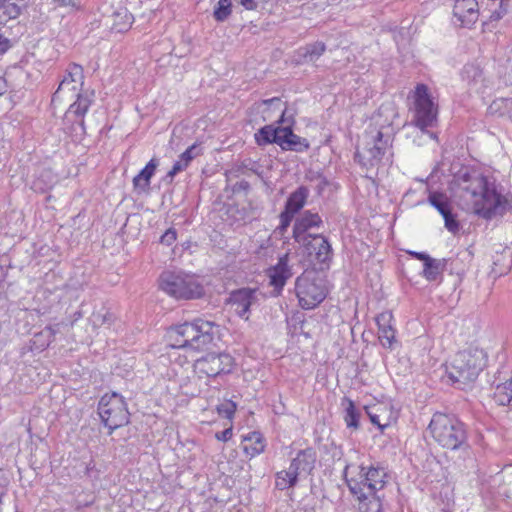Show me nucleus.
Returning a JSON list of instances; mask_svg holds the SVG:
<instances>
[{"instance_id":"nucleus-1","label":"nucleus","mask_w":512,"mask_h":512,"mask_svg":"<svg viewBox=\"0 0 512 512\" xmlns=\"http://www.w3.org/2000/svg\"><path fill=\"white\" fill-rule=\"evenodd\" d=\"M461 197L470 202L478 216L490 220L503 216L510 208V201L499 193L495 183L477 173H464L457 178Z\"/></svg>"},{"instance_id":"nucleus-2","label":"nucleus","mask_w":512,"mask_h":512,"mask_svg":"<svg viewBox=\"0 0 512 512\" xmlns=\"http://www.w3.org/2000/svg\"><path fill=\"white\" fill-rule=\"evenodd\" d=\"M220 335V326L212 321L196 319L176 325L169 331L171 346L200 351L207 348Z\"/></svg>"},{"instance_id":"nucleus-3","label":"nucleus","mask_w":512,"mask_h":512,"mask_svg":"<svg viewBox=\"0 0 512 512\" xmlns=\"http://www.w3.org/2000/svg\"><path fill=\"white\" fill-rule=\"evenodd\" d=\"M428 431L442 448L468 452L465 425L454 415L434 413L428 425Z\"/></svg>"},{"instance_id":"nucleus-4","label":"nucleus","mask_w":512,"mask_h":512,"mask_svg":"<svg viewBox=\"0 0 512 512\" xmlns=\"http://www.w3.org/2000/svg\"><path fill=\"white\" fill-rule=\"evenodd\" d=\"M343 475L352 494L381 491L387 482V472L380 466L345 461Z\"/></svg>"},{"instance_id":"nucleus-5","label":"nucleus","mask_w":512,"mask_h":512,"mask_svg":"<svg viewBox=\"0 0 512 512\" xmlns=\"http://www.w3.org/2000/svg\"><path fill=\"white\" fill-rule=\"evenodd\" d=\"M486 360L487 356L483 349L469 347L459 351L448 368L449 378L461 385L473 383L486 366Z\"/></svg>"},{"instance_id":"nucleus-6","label":"nucleus","mask_w":512,"mask_h":512,"mask_svg":"<svg viewBox=\"0 0 512 512\" xmlns=\"http://www.w3.org/2000/svg\"><path fill=\"white\" fill-rule=\"evenodd\" d=\"M159 287L178 300L199 299L205 294L202 283L196 277L171 271H165L160 275Z\"/></svg>"},{"instance_id":"nucleus-7","label":"nucleus","mask_w":512,"mask_h":512,"mask_svg":"<svg viewBox=\"0 0 512 512\" xmlns=\"http://www.w3.org/2000/svg\"><path fill=\"white\" fill-rule=\"evenodd\" d=\"M390 144V135L372 128L364 134L362 146L355 152V159L366 168L375 167L380 163Z\"/></svg>"},{"instance_id":"nucleus-8","label":"nucleus","mask_w":512,"mask_h":512,"mask_svg":"<svg viewBox=\"0 0 512 512\" xmlns=\"http://www.w3.org/2000/svg\"><path fill=\"white\" fill-rule=\"evenodd\" d=\"M98 414L105 427L109 429V434L129 422V412L124 398L115 392L102 396L98 404Z\"/></svg>"},{"instance_id":"nucleus-9","label":"nucleus","mask_w":512,"mask_h":512,"mask_svg":"<svg viewBox=\"0 0 512 512\" xmlns=\"http://www.w3.org/2000/svg\"><path fill=\"white\" fill-rule=\"evenodd\" d=\"M412 122L421 130L437 123L438 109L425 84H418L413 93Z\"/></svg>"},{"instance_id":"nucleus-10","label":"nucleus","mask_w":512,"mask_h":512,"mask_svg":"<svg viewBox=\"0 0 512 512\" xmlns=\"http://www.w3.org/2000/svg\"><path fill=\"white\" fill-rule=\"evenodd\" d=\"M295 293L301 308L309 310L323 302L327 289L322 279L303 273L295 281Z\"/></svg>"},{"instance_id":"nucleus-11","label":"nucleus","mask_w":512,"mask_h":512,"mask_svg":"<svg viewBox=\"0 0 512 512\" xmlns=\"http://www.w3.org/2000/svg\"><path fill=\"white\" fill-rule=\"evenodd\" d=\"M233 365L234 359L228 353H208L195 361L194 369L200 375L216 377L230 373Z\"/></svg>"},{"instance_id":"nucleus-12","label":"nucleus","mask_w":512,"mask_h":512,"mask_svg":"<svg viewBox=\"0 0 512 512\" xmlns=\"http://www.w3.org/2000/svg\"><path fill=\"white\" fill-rule=\"evenodd\" d=\"M75 96L77 99L69 106V109L66 112V119H69L71 115L83 117L91 105V99L88 96L81 95L79 91L73 94L72 85L68 81V78H64L60 82L57 90L52 96L51 102L52 104H56L57 102H61L65 99L69 101L72 100Z\"/></svg>"},{"instance_id":"nucleus-13","label":"nucleus","mask_w":512,"mask_h":512,"mask_svg":"<svg viewBox=\"0 0 512 512\" xmlns=\"http://www.w3.org/2000/svg\"><path fill=\"white\" fill-rule=\"evenodd\" d=\"M228 302L234 307L239 317L248 320L250 308L258 302L257 290L251 288L234 290L230 293Z\"/></svg>"},{"instance_id":"nucleus-14","label":"nucleus","mask_w":512,"mask_h":512,"mask_svg":"<svg viewBox=\"0 0 512 512\" xmlns=\"http://www.w3.org/2000/svg\"><path fill=\"white\" fill-rule=\"evenodd\" d=\"M289 255L288 253L281 256L277 264L268 269V276L270 278V285L279 295L285 286L288 279L293 275L291 267L288 265Z\"/></svg>"},{"instance_id":"nucleus-15","label":"nucleus","mask_w":512,"mask_h":512,"mask_svg":"<svg viewBox=\"0 0 512 512\" xmlns=\"http://www.w3.org/2000/svg\"><path fill=\"white\" fill-rule=\"evenodd\" d=\"M300 244L306 248L309 255H314L315 259L320 263L326 262L331 257V245L327 238L321 234H315L310 238H305Z\"/></svg>"},{"instance_id":"nucleus-16","label":"nucleus","mask_w":512,"mask_h":512,"mask_svg":"<svg viewBox=\"0 0 512 512\" xmlns=\"http://www.w3.org/2000/svg\"><path fill=\"white\" fill-rule=\"evenodd\" d=\"M322 219L318 213L311 211L303 212L295 221L293 226V237L296 242L301 243L305 238H310L312 234H307V231L313 227H319Z\"/></svg>"},{"instance_id":"nucleus-17","label":"nucleus","mask_w":512,"mask_h":512,"mask_svg":"<svg viewBox=\"0 0 512 512\" xmlns=\"http://www.w3.org/2000/svg\"><path fill=\"white\" fill-rule=\"evenodd\" d=\"M392 319L393 315L390 311L382 312L376 317V323L378 326V338L382 346L385 348H392L396 341V332L391 325Z\"/></svg>"},{"instance_id":"nucleus-18","label":"nucleus","mask_w":512,"mask_h":512,"mask_svg":"<svg viewBox=\"0 0 512 512\" xmlns=\"http://www.w3.org/2000/svg\"><path fill=\"white\" fill-rule=\"evenodd\" d=\"M478 0H455L453 14L462 23H473L478 18Z\"/></svg>"},{"instance_id":"nucleus-19","label":"nucleus","mask_w":512,"mask_h":512,"mask_svg":"<svg viewBox=\"0 0 512 512\" xmlns=\"http://www.w3.org/2000/svg\"><path fill=\"white\" fill-rule=\"evenodd\" d=\"M316 462V453L313 449L308 448L301 450L292 460L289 468L298 477L301 473H310L314 469Z\"/></svg>"},{"instance_id":"nucleus-20","label":"nucleus","mask_w":512,"mask_h":512,"mask_svg":"<svg viewBox=\"0 0 512 512\" xmlns=\"http://www.w3.org/2000/svg\"><path fill=\"white\" fill-rule=\"evenodd\" d=\"M279 146L283 150L304 152L309 149V142L293 133L291 127H283Z\"/></svg>"},{"instance_id":"nucleus-21","label":"nucleus","mask_w":512,"mask_h":512,"mask_svg":"<svg viewBox=\"0 0 512 512\" xmlns=\"http://www.w3.org/2000/svg\"><path fill=\"white\" fill-rule=\"evenodd\" d=\"M326 51V45L324 42L316 41L313 43L306 44L300 47L296 55L298 57V63H314L316 62Z\"/></svg>"},{"instance_id":"nucleus-22","label":"nucleus","mask_w":512,"mask_h":512,"mask_svg":"<svg viewBox=\"0 0 512 512\" xmlns=\"http://www.w3.org/2000/svg\"><path fill=\"white\" fill-rule=\"evenodd\" d=\"M158 165L159 160L152 158L146 164V166L133 178V186L135 190L140 192H145L148 190L150 186V180L154 175Z\"/></svg>"},{"instance_id":"nucleus-23","label":"nucleus","mask_w":512,"mask_h":512,"mask_svg":"<svg viewBox=\"0 0 512 512\" xmlns=\"http://www.w3.org/2000/svg\"><path fill=\"white\" fill-rule=\"evenodd\" d=\"M446 270V258H430L423 265L422 275L430 282H441L443 272Z\"/></svg>"},{"instance_id":"nucleus-24","label":"nucleus","mask_w":512,"mask_h":512,"mask_svg":"<svg viewBox=\"0 0 512 512\" xmlns=\"http://www.w3.org/2000/svg\"><path fill=\"white\" fill-rule=\"evenodd\" d=\"M24 6V0H0V24L16 19Z\"/></svg>"},{"instance_id":"nucleus-25","label":"nucleus","mask_w":512,"mask_h":512,"mask_svg":"<svg viewBox=\"0 0 512 512\" xmlns=\"http://www.w3.org/2000/svg\"><path fill=\"white\" fill-rule=\"evenodd\" d=\"M353 495L358 500V508L361 512H382V502L378 492H373V494L359 493Z\"/></svg>"},{"instance_id":"nucleus-26","label":"nucleus","mask_w":512,"mask_h":512,"mask_svg":"<svg viewBox=\"0 0 512 512\" xmlns=\"http://www.w3.org/2000/svg\"><path fill=\"white\" fill-rule=\"evenodd\" d=\"M244 442V452L254 457L262 453L265 449V439L259 432H250L246 436L243 437Z\"/></svg>"},{"instance_id":"nucleus-27","label":"nucleus","mask_w":512,"mask_h":512,"mask_svg":"<svg viewBox=\"0 0 512 512\" xmlns=\"http://www.w3.org/2000/svg\"><path fill=\"white\" fill-rule=\"evenodd\" d=\"M308 195V188L300 186L288 197L285 210L295 215L305 205Z\"/></svg>"},{"instance_id":"nucleus-28","label":"nucleus","mask_w":512,"mask_h":512,"mask_svg":"<svg viewBox=\"0 0 512 512\" xmlns=\"http://www.w3.org/2000/svg\"><path fill=\"white\" fill-rule=\"evenodd\" d=\"M283 127H273L266 125L262 127L256 134L255 140L258 145H266L276 143L279 145Z\"/></svg>"},{"instance_id":"nucleus-29","label":"nucleus","mask_w":512,"mask_h":512,"mask_svg":"<svg viewBox=\"0 0 512 512\" xmlns=\"http://www.w3.org/2000/svg\"><path fill=\"white\" fill-rule=\"evenodd\" d=\"M59 332V324L46 326L42 331L34 335V344L39 349H45L54 340L56 333Z\"/></svg>"},{"instance_id":"nucleus-30","label":"nucleus","mask_w":512,"mask_h":512,"mask_svg":"<svg viewBox=\"0 0 512 512\" xmlns=\"http://www.w3.org/2000/svg\"><path fill=\"white\" fill-rule=\"evenodd\" d=\"M64 78H68V81L72 85L73 94L80 90L83 85L84 72L82 66L78 64H70L67 70V74Z\"/></svg>"},{"instance_id":"nucleus-31","label":"nucleus","mask_w":512,"mask_h":512,"mask_svg":"<svg viewBox=\"0 0 512 512\" xmlns=\"http://www.w3.org/2000/svg\"><path fill=\"white\" fill-rule=\"evenodd\" d=\"M115 320L113 313H111L105 307H102L98 311H94L89 318V323L94 329H97L103 325L110 326Z\"/></svg>"},{"instance_id":"nucleus-32","label":"nucleus","mask_w":512,"mask_h":512,"mask_svg":"<svg viewBox=\"0 0 512 512\" xmlns=\"http://www.w3.org/2000/svg\"><path fill=\"white\" fill-rule=\"evenodd\" d=\"M429 203L435 207L442 216H446L451 211V205L448 197L439 192H432L428 197Z\"/></svg>"},{"instance_id":"nucleus-33","label":"nucleus","mask_w":512,"mask_h":512,"mask_svg":"<svg viewBox=\"0 0 512 512\" xmlns=\"http://www.w3.org/2000/svg\"><path fill=\"white\" fill-rule=\"evenodd\" d=\"M343 405H345L344 420L347 427L358 429L360 414L356 411L354 402L349 398H344Z\"/></svg>"},{"instance_id":"nucleus-34","label":"nucleus","mask_w":512,"mask_h":512,"mask_svg":"<svg viewBox=\"0 0 512 512\" xmlns=\"http://www.w3.org/2000/svg\"><path fill=\"white\" fill-rule=\"evenodd\" d=\"M495 401L499 405H508L512 400V379L497 385L494 392Z\"/></svg>"},{"instance_id":"nucleus-35","label":"nucleus","mask_w":512,"mask_h":512,"mask_svg":"<svg viewBox=\"0 0 512 512\" xmlns=\"http://www.w3.org/2000/svg\"><path fill=\"white\" fill-rule=\"evenodd\" d=\"M297 478L290 468L280 471L276 474V487L280 490L293 487L297 483Z\"/></svg>"},{"instance_id":"nucleus-36","label":"nucleus","mask_w":512,"mask_h":512,"mask_svg":"<svg viewBox=\"0 0 512 512\" xmlns=\"http://www.w3.org/2000/svg\"><path fill=\"white\" fill-rule=\"evenodd\" d=\"M386 410L387 409L385 407H377L373 409L366 408V412L370 418V421L374 425H377L381 431H383L386 427L390 426L391 424L390 418L388 417L384 419L382 413H380L386 412Z\"/></svg>"},{"instance_id":"nucleus-37","label":"nucleus","mask_w":512,"mask_h":512,"mask_svg":"<svg viewBox=\"0 0 512 512\" xmlns=\"http://www.w3.org/2000/svg\"><path fill=\"white\" fill-rule=\"evenodd\" d=\"M232 13L231 0H219L213 11V17L217 22H224Z\"/></svg>"},{"instance_id":"nucleus-38","label":"nucleus","mask_w":512,"mask_h":512,"mask_svg":"<svg viewBox=\"0 0 512 512\" xmlns=\"http://www.w3.org/2000/svg\"><path fill=\"white\" fill-rule=\"evenodd\" d=\"M450 274H455L458 277H462L466 271L465 264L463 262V259L457 255L454 258H448L446 259V270Z\"/></svg>"},{"instance_id":"nucleus-39","label":"nucleus","mask_w":512,"mask_h":512,"mask_svg":"<svg viewBox=\"0 0 512 512\" xmlns=\"http://www.w3.org/2000/svg\"><path fill=\"white\" fill-rule=\"evenodd\" d=\"M463 77L470 82L478 83L483 79V71L479 66L467 64L463 69Z\"/></svg>"},{"instance_id":"nucleus-40","label":"nucleus","mask_w":512,"mask_h":512,"mask_svg":"<svg viewBox=\"0 0 512 512\" xmlns=\"http://www.w3.org/2000/svg\"><path fill=\"white\" fill-rule=\"evenodd\" d=\"M494 9L491 10V14L489 16L490 21H499L502 19L509 10V1H499L496 2V6H493Z\"/></svg>"},{"instance_id":"nucleus-41","label":"nucleus","mask_w":512,"mask_h":512,"mask_svg":"<svg viewBox=\"0 0 512 512\" xmlns=\"http://www.w3.org/2000/svg\"><path fill=\"white\" fill-rule=\"evenodd\" d=\"M236 411V404L233 401H225L217 406V412L220 416L232 419Z\"/></svg>"},{"instance_id":"nucleus-42","label":"nucleus","mask_w":512,"mask_h":512,"mask_svg":"<svg viewBox=\"0 0 512 512\" xmlns=\"http://www.w3.org/2000/svg\"><path fill=\"white\" fill-rule=\"evenodd\" d=\"M188 167L186 162H184L181 158H179L174 165L172 166L171 170L168 171L166 176L164 177V181H167L168 183H171L173 181V178L176 174L179 172L185 170Z\"/></svg>"},{"instance_id":"nucleus-43","label":"nucleus","mask_w":512,"mask_h":512,"mask_svg":"<svg viewBox=\"0 0 512 512\" xmlns=\"http://www.w3.org/2000/svg\"><path fill=\"white\" fill-rule=\"evenodd\" d=\"M445 220V227L452 233H456L459 231V223L455 219L452 211H450L446 216H443Z\"/></svg>"},{"instance_id":"nucleus-44","label":"nucleus","mask_w":512,"mask_h":512,"mask_svg":"<svg viewBox=\"0 0 512 512\" xmlns=\"http://www.w3.org/2000/svg\"><path fill=\"white\" fill-rule=\"evenodd\" d=\"M198 155V147L194 144L188 147L180 156L187 165Z\"/></svg>"},{"instance_id":"nucleus-45","label":"nucleus","mask_w":512,"mask_h":512,"mask_svg":"<svg viewBox=\"0 0 512 512\" xmlns=\"http://www.w3.org/2000/svg\"><path fill=\"white\" fill-rule=\"evenodd\" d=\"M50 176H51L50 171L42 172L41 177L34 181L33 189L36 191H39V192H45L46 190H48L52 186V182L50 181L49 183H45L42 185L41 178L50 177Z\"/></svg>"},{"instance_id":"nucleus-46","label":"nucleus","mask_w":512,"mask_h":512,"mask_svg":"<svg viewBox=\"0 0 512 512\" xmlns=\"http://www.w3.org/2000/svg\"><path fill=\"white\" fill-rule=\"evenodd\" d=\"M293 217H294V214L290 213L287 210H284L283 212H281V214L279 216V218H280L279 229L282 231L286 230L288 228V226L290 225Z\"/></svg>"},{"instance_id":"nucleus-47","label":"nucleus","mask_w":512,"mask_h":512,"mask_svg":"<svg viewBox=\"0 0 512 512\" xmlns=\"http://www.w3.org/2000/svg\"><path fill=\"white\" fill-rule=\"evenodd\" d=\"M176 231L172 228L168 229L160 238V242L167 246L172 245L176 241Z\"/></svg>"},{"instance_id":"nucleus-48","label":"nucleus","mask_w":512,"mask_h":512,"mask_svg":"<svg viewBox=\"0 0 512 512\" xmlns=\"http://www.w3.org/2000/svg\"><path fill=\"white\" fill-rule=\"evenodd\" d=\"M512 106V99H500V100H497V101H494L490 107H489V110L491 113H494L496 112L498 109L502 108V107H510Z\"/></svg>"},{"instance_id":"nucleus-49","label":"nucleus","mask_w":512,"mask_h":512,"mask_svg":"<svg viewBox=\"0 0 512 512\" xmlns=\"http://www.w3.org/2000/svg\"><path fill=\"white\" fill-rule=\"evenodd\" d=\"M53 4L55 7L67 8L69 10L78 8V4L75 0H53Z\"/></svg>"},{"instance_id":"nucleus-50","label":"nucleus","mask_w":512,"mask_h":512,"mask_svg":"<svg viewBox=\"0 0 512 512\" xmlns=\"http://www.w3.org/2000/svg\"><path fill=\"white\" fill-rule=\"evenodd\" d=\"M233 435L232 427H229L221 432L216 433V438L220 441H228Z\"/></svg>"},{"instance_id":"nucleus-51","label":"nucleus","mask_w":512,"mask_h":512,"mask_svg":"<svg viewBox=\"0 0 512 512\" xmlns=\"http://www.w3.org/2000/svg\"><path fill=\"white\" fill-rule=\"evenodd\" d=\"M408 254L417 260L423 261V264L431 258V256L424 252L408 251Z\"/></svg>"},{"instance_id":"nucleus-52","label":"nucleus","mask_w":512,"mask_h":512,"mask_svg":"<svg viewBox=\"0 0 512 512\" xmlns=\"http://www.w3.org/2000/svg\"><path fill=\"white\" fill-rule=\"evenodd\" d=\"M10 47V41L0 34V54L5 53Z\"/></svg>"},{"instance_id":"nucleus-53","label":"nucleus","mask_w":512,"mask_h":512,"mask_svg":"<svg viewBox=\"0 0 512 512\" xmlns=\"http://www.w3.org/2000/svg\"><path fill=\"white\" fill-rule=\"evenodd\" d=\"M240 3L247 10H255L257 8L255 0H240Z\"/></svg>"},{"instance_id":"nucleus-54","label":"nucleus","mask_w":512,"mask_h":512,"mask_svg":"<svg viewBox=\"0 0 512 512\" xmlns=\"http://www.w3.org/2000/svg\"><path fill=\"white\" fill-rule=\"evenodd\" d=\"M262 104L268 105V106L275 105V104L280 105L281 104V99L279 97H273L271 99H265V100L262 101Z\"/></svg>"},{"instance_id":"nucleus-55","label":"nucleus","mask_w":512,"mask_h":512,"mask_svg":"<svg viewBox=\"0 0 512 512\" xmlns=\"http://www.w3.org/2000/svg\"><path fill=\"white\" fill-rule=\"evenodd\" d=\"M7 91V82L3 77H0V95Z\"/></svg>"},{"instance_id":"nucleus-56","label":"nucleus","mask_w":512,"mask_h":512,"mask_svg":"<svg viewBox=\"0 0 512 512\" xmlns=\"http://www.w3.org/2000/svg\"><path fill=\"white\" fill-rule=\"evenodd\" d=\"M130 27V22L126 23L123 27L121 28H116V27H113V29H116L117 32H123V31H126L128 28Z\"/></svg>"},{"instance_id":"nucleus-57","label":"nucleus","mask_w":512,"mask_h":512,"mask_svg":"<svg viewBox=\"0 0 512 512\" xmlns=\"http://www.w3.org/2000/svg\"><path fill=\"white\" fill-rule=\"evenodd\" d=\"M79 126L83 129L84 128V121L83 119L79 120Z\"/></svg>"},{"instance_id":"nucleus-58","label":"nucleus","mask_w":512,"mask_h":512,"mask_svg":"<svg viewBox=\"0 0 512 512\" xmlns=\"http://www.w3.org/2000/svg\"><path fill=\"white\" fill-rule=\"evenodd\" d=\"M351 453H352V454H353V456H355V457H358V456H359L357 451L351 450Z\"/></svg>"}]
</instances>
